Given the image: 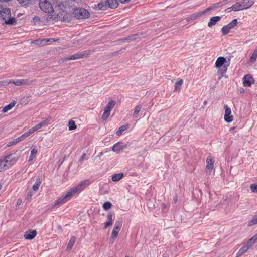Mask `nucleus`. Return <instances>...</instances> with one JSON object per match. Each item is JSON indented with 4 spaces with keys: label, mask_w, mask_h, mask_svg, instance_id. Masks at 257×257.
<instances>
[{
    "label": "nucleus",
    "mask_w": 257,
    "mask_h": 257,
    "mask_svg": "<svg viewBox=\"0 0 257 257\" xmlns=\"http://www.w3.org/2000/svg\"><path fill=\"white\" fill-rule=\"evenodd\" d=\"M250 188L253 193H257V184H252L250 185Z\"/></svg>",
    "instance_id": "nucleus-48"
},
{
    "label": "nucleus",
    "mask_w": 257,
    "mask_h": 257,
    "mask_svg": "<svg viewBox=\"0 0 257 257\" xmlns=\"http://www.w3.org/2000/svg\"><path fill=\"white\" fill-rule=\"evenodd\" d=\"M67 202V200L66 198H64V196L59 198L54 203L52 204L53 207H57L58 206L62 205Z\"/></svg>",
    "instance_id": "nucleus-20"
},
{
    "label": "nucleus",
    "mask_w": 257,
    "mask_h": 257,
    "mask_svg": "<svg viewBox=\"0 0 257 257\" xmlns=\"http://www.w3.org/2000/svg\"><path fill=\"white\" fill-rule=\"evenodd\" d=\"M239 2L243 10L250 8L254 4L253 0H240Z\"/></svg>",
    "instance_id": "nucleus-14"
},
{
    "label": "nucleus",
    "mask_w": 257,
    "mask_h": 257,
    "mask_svg": "<svg viewBox=\"0 0 257 257\" xmlns=\"http://www.w3.org/2000/svg\"><path fill=\"white\" fill-rule=\"evenodd\" d=\"M37 235V231L34 230L30 232H26L24 236L25 239L32 240Z\"/></svg>",
    "instance_id": "nucleus-21"
},
{
    "label": "nucleus",
    "mask_w": 257,
    "mask_h": 257,
    "mask_svg": "<svg viewBox=\"0 0 257 257\" xmlns=\"http://www.w3.org/2000/svg\"><path fill=\"white\" fill-rule=\"evenodd\" d=\"M57 18L59 20L68 22L70 20L71 14L65 11H61L58 13Z\"/></svg>",
    "instance_id": "nucleus-9"
},
{
    "label": "nucleus",
    "mask_w": 257,
    "mask_h": 257,
    "mask_svg": "<svg viewBox=\"0 0 257 257\" xmlns=\"http://www.w3.org/2000/svg\"><path fill=\"white\" fill-rule=\"evenodd\" d=\"M142 108V107L140 105H138L136 106L135 108L134 112L133 114V117H137L138 114L140 112L141 109Z\"/></svg>",
    "instance_id": "nucleus-40"
},
{
    "label": "nucleus",
    "mask_w": 257,
    "mask_h": 257,
    "mask_svg": "<svg viewBox=\"0 0 257 257\" xmlns=\"http://www.w3.org/2000/svg\"><path fill=\"white\" fill-rule=\"evenodd\" d=\"M253 245L247 241V242L245 243L239 250L238 252L236 254V257H240L245 252H246L249 248L252 247Z\"/></svg>",
    "instance_id": "nucleus-12"
},
{
    "label": "nucleus",
    "mask_w": 257,
    "mask_h": 257,
    "mask_svg": "<svg viewBox=\"0 0 257 257\" xmlns=\"http://www.w3.org/2000/svg\"><path fill=\"white\" fill-rule=\"evenodd\" d=\"M102 152H101V153H100V155H102Z\"/></svg>",
    "instance_id": "nucleus-63"
},
{
    "label": "nucleus",
    "mask_w": 257,
    "mask_h": 257,
    "mask_svg": "<svg viewBox=\"0 0 257 257\" xmlns=\"http://www.w3.org/2000/svg\"><path fill=\"white\" fill-rule=\"evenodd\" d=\"M224 108L225 109L224 116V120L227 123L231 122L233 120V116L231 114V110L227 105H225Z\"/></svg>",
    "instance_id": "nucleus-11"
},
{
    "label": "nucleus",
    "mask_w": 257,
    "mask_h": 257,
    "mask_svg": "<svg viewBox=\"0 0 257 257\" xmlns=\"http://www.w3.org/2000/svg\"><path fill=\"white\" fill-rule=\"evenodd\" d=\"M89 184L88 180H85L80 182L77 186L74 187L77 192L84 189L86 186Z\"/></svg>",
    "instance_id": "nucleus-15"
},
{
    "label": "nucleus",
    "mask_w": 257,
    "mask_h": 257,
    "mask_svg": "<svg viewBox=\"0 0 257 257\" xmlns=\"http://www.w3.org/2000/svg\"><path fill=\"white\" fill-rule=\"evenodd\" d=\"M128 126V125H122V126H121L116 131V134L117 136L121 135L124 131H125V130H126L127 129Z\"/></svg>",
    "instance_id": "nucleus-36"
},
{
    "label": "nucleus",
    "mask_w": 257,
    "mask_h": 257,
    "mask_svg": "<svg viewBox=\"0 0 257 257\" xmlns=\"http://www.w3.org/2000/svg\"><path fill=\"white\" fill-rule=\"evenodd\" d=\"M5 165L6 164H5L3 158H0V172H3L7 170Z\"/></svg>",
    "instance_id": "nucleus-43"
},
{
    "label": "nucleus",
    "mask_w": 257,
    "mask_h": 257,
    "mask_svg": "<svg viewBox=\"0 0 257 257\" xmlns=\"http://www.w3.org/2000/svg\"><path fill=\"white\" fill-rule=\"evenodd\" d=\"M131 0H119V1L122 4H125L129 2Z\"/></svg>",
    "instance_id": "nucleus-54"
},
{
    "label": "nucleus",
    "mask_w": 257,
    "mask_h": 257,
    "mask_svg": "<svg viewBox=\"0 0 257 257\" xmlns=\"http://www.w3.org/2000/svg\"><path fill=\"white\" fill-rule=\"evenodd\" d=\"M241 92H244V89H242V90H241L240 91Z\"/></svg>",
    "instance_id": "nucleus-59"
},
{
    "label": "nucleus",
    "mask_w": 257,
    "mask_h": 257,
    "mask_svg": "<svg viewBox=\"0 0 257 257\" xmlns=\"http://www.w3.org/2000/svg\"><path fill=\"white\" fill-rule=\"evenodd\" d=\"M2 188V185L1 184H0V190H1Z\"/></svg>",
    "instance_id": "nucleus-61"
},
{
    "label": "nucleus",
    "mask_w": 257,
    "mask_h": 257,
    "mask_svg": "<svg viewBox=\"0 0 257 257\" xmlns=\"http://www.w3.org/2000/svg\"><path fill=\"white\" fill-rule=\"evenodd\" d=\"M126 147H127L126 145H124L121 146V145H120L119 143H117L115 144L113 146V147L112 148V150L113 152H120V151L122 150L123 149L126 148Z\"/></svg>",
    "instance_id": "nucleus-22"
},
{
    "label": "nucleus",
    "mask_w": 257,
    "mask_h": 257,
    "mask_svg": "<svg viewBox=\"0 0 257 257\" xmlns=\"http://www.w3.org/2000/svg\"><path fill=\"white\" fill-rule=\"evenodd\" d=\"M38 130L37 129L36 127L34 126V127L31 128L30 130H29L27 132H25L23 134H22L21 137L23 140L26 139V138L28 137L30 135L33 134L34 132H35Z\"/></svg>",
    "instance_id": "nucleus-23"
},
{
    "label": "nucleus",
    "mask_w": 257,
    "mask_h": 257,
    "mask_svg": "<svg viewBox=\"0 0 257 257\" xmlns=\"http://www.w3.org/2000/svg\"><path fill=\"white\" fill-rule=\"evenodd\" d=\"M39 7L42 11L49 13L53 11V8L51 3L48 0H40Z\"/></svg>",
    "instance_id": "nucleus-5"
},
{
    "label": "nucleus",
    "mask_w": 257,
    "mask_h": 257,
    "mask_svg": "<svg viewBox=\"0 0 257 257\" xmlns=\"http://www.w3.org/2000/svg\"><path fill=\"white\" fill-rule=\"evenodd\" d=\"M112 207V204L110 202H106L103 205V208L104 210H107Z\"/></svg>",
    "instance_id": "nucleus-45"
},
{
    "label": "nucleus",
    "mask_w": 257,
    "mask_h": 257,
    "mask_svg": "<svg viewBox=\"0 0 257 257\" xmlns=\"http://www.w3.org/2000/svg\"><path fill=\"white\" fill-rule=\"evenodd\" d=\"M125 257H130V256H125Z\"/></svg>",
    "instance_id": "nucleus-64"
},
{
    "label": "nucleus",
    "mask_w": 257,
    "mask_h": 257,
    "mask_svg": "<svg viewBox=\"0 0 257 257\" xmlns=\"http://www.w3.org/2000/svg\"><path fill=\"white\" fill-rule=\"evenodd\" d=\"M98 7L99 10H106L108 7L106 3V0L105 1H102L98 4Z\"/></svg>",
    "instance_id": "nucleus-32"
},
{
    "label": "nucleus",
    "mask_w": 257,
    "mask_h": 257,
    "mask_svg": "<svg viewBox=\"0 0 257 257\" xmlns=\"http://www.w3.org/2000/svg\"><path fill=\"white\" fill-rule=\"evenodd\" d=\"M229 66V64H227V65H224L222 69H220L219 71L220 73V76L219 77L218 79L220 80L223 76L224 74L226 72L227 70V67Z\"/></svg>",
    "instance_id": "nucleus-33"
},
{
    "label": "nucleus",
    "mask_w": 257,
    "mask_h": 257,
    "mask_svg": "<svg viewBox=\"0 0 257 257\" xmlns=\"http://www.w3.org/2000/svg\"><path fill=\"white\" fill-rule=\"evenodd\" d=\"M241 5L240 4V3L239 2L238 3H236L234 5H232L231 7V10L234 11H240L242 10Z\"/></svg>",
    "instance_id": "nucleus-31"
},
{
    "label": "nucleus",
    "mask_w": 257,
    "mask_h": 257,
    "mask_svg": "<svg viewBox=\"0 0 257 257\" xmlns=\"http://www.w3.org/2000/svg\"><path fill=\"white\" fill-rule=\"evenodd\" d=\"M10 83H12V80L0 81V86H7L8 84Z\"/></svg>",
    "instance_id": "nucleus-47"
},
{
    "label": "nucleus",
    "mask_w": 257,
    "mask_h": 257,
    "mask_svg": "<svg viewBox=\"0 0 257 257\" xmlns=\"http://www.w3.org/2000/svg\"><path fill=\"white\" fill-rule=\"evenodd\" d=\"M243 84L244 87H250L254 83V79L251 74L245 75L242 79Z\"/></svg>",
    "instance_id": "nucleus-10"
},
{
    "label": "nucleus",
    "mask_w": 257,
    "mask_h": 257,
    "mask_svg": "<svg viewBox=\"0 0 257 257\" xmlns=\"http://www.w3.org/2000/svg\"><path fill=\"white\" fill-rule=\"evenodd\" d=\"M2 9V6L0 4V10Z\"/></svg>",
    "instance_id": "nucleus-60"
},
{
    "label": "nucleus",
    "mask_w": 257,
    "mask_h": 257,
    "mask_svg": "<svg viewBox=\"0 0 257 257\" xmlns=\"http://www.w3.org/2000/svg\"><path fill=\"white\" fill-rule=\"evenodd\" d=\"M127 39L128 40H133V39H131V38H125V39H123V40H127Z\"/></svg>",
    "instance_id": "nucleus-57"
},
{
    "label": "nucleus",
    "mask_w": 257,
    "mask_h": 257,
    "mask_svg": "<svg viewBox=\"0 0 257 257\" xmlns=\"http://www.w3.org/2000/svg\"><path fill=\"white\" fill-rule=\"evenodd\" d=\"M108 7L111 9H115L118 6L117 0H106Z\"/></svg>",
    "instance_id": "nucleus-26"
},
{
    "label": "nucleus",
    "mask_w": 257,
    "mask_h": 257,
    "mask_svg": "<svg viewBox=\"0 0 257 257\" xmlns=\"http://www.w3.org/2000/svg\"><path fill=\"white\" fill-rule=\"evenodd\" d=\"M85 54L83 53H76L74 55H71L69 57L64 58L63 60V61H67L69 60H74L83 58L85 57Z\"/></svg>",
    "instance_id": "nucleus-13"
},
{
    "label": "nucleus",
    "mask_w": 257,
    "mask_h": 257,
    "mask_svg": "<svg viewBox=\"0 0 257 257\" xmlns=\"http://www.w3.org/2000/svg\"><path fill=\"white\" fill-rule=\"evenodd\" d=\"M77 192L74 188L71 189L66 195H65L64 198L67 200H69L71 197Z\"/></svg>",
    "instance_id": "nucleus-27"
},
{
    "label": "nucleus",
    "mask_w": 257,
    "mask_h": 257,
    "mask_svg": "<svg viewBox=\"0 0 257 257\" xmlns=\"http://www.w3.org/2000/svg\"><path fill=\"white\" fill-rule=\"evenodd\" d=\"M73 14L77 19H84L90 16L89 12L83 8H76L74 9Z\"/></svg>",
    "instance_id": "nucleus-3"
},
{
    "label": "nucleus",
    "mask_w": 257,
    "mask_h": 257,
    "mask_svg": "<svg viewBox=\"0 0 257 257\" xmlns=\"http://www.w3.org/2000/svg\"><path fill=\"white\" fill-rule=\"evenodd\" d=\"M38 149L36 146H34L31 152V155L29 157L28 161L31 162L32 161L34 158L36 157V155L37 153Z\"/></svg>",
    "instance_id": "nucleus-29"
},
{
    "label": "nucleus",
    "mask_w": 257,
    "mask_h": 257,
    "mask_svg": "<svg viewBox=\"0 0 257 257\" xmlns=\"http://www.w3.org/2000/svg\"><path fill=\"white\" fill-rule=\"evenodd\" d=\"M51 119L52 118L51 117H48L46 118H43L42 121L41 122L37 124V125H36L35 126L38 130L42 128V127L47 125L48 124L49 122L50 121Z\"/></svg>",
    "instance_id": "nucleus-17"
},
{
    "label": "nucleus",
    "mask_w": 257,
    "mask_h": 257,
    "mask_svg": "<svg viewBox=\"0 0 257 257\" xmlns=\"http://www.w3.org/2000/svg\"><path fill=\"white\" fill-rule=\"evenodd\" d=\"M122 225V221H118L116 222L113 229L111 233V240H110V243L111 244L113 243L114 240L117 237L118 233L120 230L121 227Z\"/></svg>",
    "instance_id": "nucleus-6"
},
{
    "label": "nucleus",
    "mask_w": 257,
    "mask_h": 257,
    "mask_svg": "<svg viewBox=\"0 0 257 257\" xmlns=\"http://www.w3.org/2000/svg\"><path fill=\"white\" fill-rule=\"evenodd\" d=\"M23 140L21 137L20 136L16 139H13L12 141L10 142L7 146L8 147H10L12 145H14L15 144H16L17 143L19 142L20 141Z\"/></svg>",
    "instance_id": "nucleus-34"
},
{
    "label": "nucleus",
    "mask_w": 257,
    "mask_h": 257,
    "mask_svg": "<svg viewBox=\"0 0 257 257\" xmlns=\"http://www.w3.org/2000/svg\"><path fill=\"white\" fill-rule=\"evenodd\" d=\"M86 153H83L82 154V155L81 156V158H80V162L82 161L84 159V158L86 157Z\"/></svg>",
    "instance_id": "nucleus-53"
},
{
    "label": "nucleus",
    "mask_w": 257,
    "mask_h": 257,
    "mask_svg": "<svg viewBox=\"0 0 257 257\" xmlns=\"http://www.w3.org/2000/svg\"><path fill=\"white\" fill-rule=\"evenodd\" d=\"M108 221L104 224V228H107L112 225L113 221V213H109L107 215Z\"/></svg>",
    "instance_id": "nucleus-24"
},
{
    "label": "nucleus",
    "mask_w": 257,
    "mask_h": 257,
    "mask_svg": "<svg viewBox=\"0 0 257 257\" xmlns=\"http://www.w3.org/2000/svg\"><path fill=\"white\" fill-rule=\"evenodd\" d=\"M22 203V200L21 199H18L17 200V202H16V206H18L19 205H20Z\"/></svg>",
    "instance_id": "nucleus-52"
},
{
    "label": "nucleus",
    "mask_w": 257,
    "mask_h": 257,
    "mask_svg": "<svg viewBox=\"0 0 257 257\" xmlns=\"http://www.w3.org/2000/svg\"><path fill=\"white\" fill-rule=\"evenodd\" d=\"M116 103L114 100L109 101L104 108V112L102 115V119L106 120L110 116V112L115 106Z\"/></svg>",
    "instance_id": "nucleus-4"
},
{
    "label": "nucleus",
    "mask_w": 257,
    "mask_h": 257,
    "mask_svg": "<svg viewBox=\"0 0 257 257\" xmlns=\"http://www.w3.org/2000/svg\"><path fill=\"white\" fill-rule=\"evenodd\" d=\"M18 2L25 6L31 5L32 3L33 0H17Z\"/></svg>",
    "instance_id": "nucleus-39"
},
{
    "label": "nucleus",
    "mask_w": 257,
    "mask_h": 257,
    "mask_svg": "<svg viewBox=\"0 0 257 257\" xmlns=\"http://www.w3.org/2000/svg\"><path fill=\"white\" fill-rule=\"evenodd\" d=\"M41 184V181L40 179H38L36 180V183L33 186L32 189L34 191H36L38 190L39 186Z\"/></svg>",
    "instance_id": "nucleus-38"
},
{
    "label": "nucleus",
    "mask_w": 257,
    "mask_h": 257,
    "mask_svg": "<svg viewBox=\"0 0 257 257\" xmlns=\"http://www.w3.org/2000/svg\"><path fill=\"white\" fill-rule=\"evenodd\" d=\"M68 127L70 131L74 130L77 128L75 122L73 120H70L68 122Z\"/></svg>",
    "instance_id": "nucleus-37"
},
{
    "label": "nucleus",
    "mask_w": 257,
    "mask_h": 257,
    "mask_svg": "<svg viewBox=\"0 0 257 257\" xmlns=\"http://www.w3.org/2000/svg\"><path fill=\"white\" fill-rule=\"evenodd\" d=\"M21 156V152L17 151L15 153L10 154L7 156H4L3 159L7 170L13 166L18 160Z\"/></svg>",
    "instance_id": "nucleus-2"
},
{
    "label": "nucleus",
    "mask_w": 257,
    "mask_h": 257,
    "mask_svg": "<svg viewBox=\"0 0 257 257\" xmlns=\"http://www.w3.org/2000/svg\"><path fill=\"white\" fill-rule=\"evenodd\" d=\"M237 19H233L229 24L223 26L221 29V31L223 35L228 34L230 29H232L237 25Z\"/></svg>",
    "instance_id": "nucleus-7"
},
{
    "label": "nucleus",
    "mask_w": 257,
    "mask_h": 257,
    "mask_svg": "<svg viewBox=\"0 0 257 257\" xmlns=\"http://www.w3.org/2000/svg\"><path fill=\"white\" fill-rule=\"evenodd\" d=\"M227 62L226 59L224 57H219L215 62V67L220 68L222 66L226 65L225 64Z\"/></svg>",
    "instance_id": "nucleus-16"
},
{
    "label": "nucleus",
    "mask_w": 257,
    "mask_h": 257,
    "mask_svg": "<svg viewBox=\"0 0 257 257\" xmlns=\"http://www.w3.org/2000/svg\"><path fill=\"white\" fill-rule=\"evenodd\" d=\"M257 58V46L256 47L255 49L254 50L253 52L252 53V55H251L249 60L251 62L254 63Z\"/></svg>",
    "instance_id": "nucleus-35"
},
{
    "label": "nucleus",
    "mask_w": 257,
    "mask_h": 257,
    "mask_svg": "<svg viewBox=\"0 0 257 257\" xmlns=\"http://www.w3.org/2000/svg\"><path fill=\"white\" fill-rule=\"evenodd\" d=\"M194 16H195V19H196L198 17H199L201 16L202 15H204V14L203 12V11H201V12H200L197 13H194Z\"/></svg>",
    "instance_id": "nucleus-50"
},
{
    "label": "nucleus",
    "mask_w": 257,
    "mask_h": 257,
    "mask_svg": "<svg viewBox=\"0 0 257 257\" xmlns=\"http://www.w3.org/2000/svg\"><path fill=\"white\" fill-rule=\"evenodd\" d=\"M211 9H212V8H210H210H208L206 9L205 10H204V11H203V12L205 14L206 13H207V12L209 11Z\"/></svg>",
    "instance_id": "nucleus-55"
},
{
    "label": "nucleus",
    "mask_w": 257,
    "mask_h": 257,
    "mask_svg": "<svg viewBox=\"0 0 257 257\" xmlns=\"http://www.w3.org/2000/svg\"><path fill=\"white\" fill-rule=\"evenodd\" d=\"M195 19H196L195 16H194V14H193L192 15H191V16H190L189 17H188L186 18V21L187 22H189L190 20H195Z\"/></svg>",
    "instance_id": "nucleus-49"
},
{
    "label": "nucleus",
    "mask_w": 257,
    "mask_h": 257,
    "mask_svg": "<svg viewBox=\"0 0 257 257\" xmlns=\"http://www.w3.org/2000/svg\"><path fill=\"white\" fill-rule=\"evenodd\" d=\"M248 241L251 243L252 245H253L257 241V233L250 238Z\"/></svg>",
    "instance_id": "nucleus-46"
},
{
    "label": "nucleus",
    "mask_w": 257,
    "mask_h": 257,
    "mask_svg": "<svg viewBox=\"0 0 257 257\" xmlns=\"http://www.w3.org/2000/svg\"><path fill=\"white\" fill-rule=\"evenodd\" d=\"M176 201H177V199H174V201H175V202H176Z\"/></svg>",
    "instance_id": "nucleus-62"
},
{
    "label": "nucleus",
    "mask_w": 257,
    "mask_h": 257,
    "mask_svg": "<svg viewBox=\"0 0 257 257\" xmlns=\"http://www.w3.org/2000/svg\"><path fill=\"white\" fill-rule=\"evenodd\" d=\"M75 239L76 238L74 236L71 238V239H70V240L68 242V246H67L68 249H71V248H72L73 246L74 245V244L75 243Z\"/></svg>",
    "instance_id": "nucleus-42"
},
{
    "label": "nucleus",
    "mask_w": 257,
    "mask_h": 257,
    "mask_svg": "<svg viewBox=\"0 0 257 257\" xmlns=\"http://www.w3.org/2000/svg\"><path fill=\"white\" fill-rule=\"evenodd\" d=\"M58 41V39L55 40V39H53V38L43 39H42V40H36L35 42H32V43H37L38 45L42 44L43 45H44L47 43H48L49 42H55V41Z\"/></svg>",
    "instance_id": "nucleus-18"
},
{
    "label": "nucleus",
    "mask_w": 257,
    "mask_h": 257,
    "mask_svg": "<svg viewBox=\"0 0 257 257\" xmlns=\"http://www.w3.org/2000/svg\"><path fill=\"white\" fill-rule=\"evenodd\" d=\"M231 11H232V10H231V7H230V8H227V9H225V12H230Z\"/></svg>",
    "instance_id": "nucleus-56"
},
{
    "label": "nucleus",
    "mask_w": 257,
    "mask_h": 257,
    "mask_svg": "<svg viewBox=\"0 0 257 257\" xmlns=\"http://www.w3.org/2000/svg\"><path fill=\"white\" fill-rule=\"evenodd\" d=\"M35 80L30 78L12 80V83L16 86L29 85L32 84Z\"/></svg>",
    "instance_id": "nucleus-8"
},
{
    "label": "nucleus",
    "mask_w": 257,
    "mask_h": 257,
    "mask_svg": "<svg viewBox=\"0 0 257 257\" xmlns=\"http://www.w3.org/2000/svg\"><path fill=\"white\" fill-rule=\"evenodd\" d=\"M234 128H235V127H231V128H230V131H232V130H234Z\"/></svg>",
    "instance_id": "nucleus-58"
},
{
    "label": "nucleus",
    "mask_w": 257,
    "mask_h": 257,
    "mask_svg": "<svg viewBox=\"0 0 257 257\" xmlns=\"http://www.w3.org/2000/svg\"><path fill=\"white\" fill-rule=\"evenodd\" d=\"M257 224V215L254 216L253 218L249 221L248 223V226L250 227Z\"/></svg>",
    "instance_id": "nucleus-41"
},
{
    "label": "nucleus",
    "mask_w": 257,
    "mask_h": 257,
    "mask_svg": "<svg viewBox=\"0 0 257 257\" xmlns=\"http://www.w3.org/2000/svg\"><path fill=\"white\" fill-rule=\"evenodd\" d=\"M124 175L122 173L114 174L111 176V180L114 182L119 181L123 177Z\"/></svg>",
    "instance_id": "nucleus-28"
},
{
    "label": "nucleus",
    "mask_w": 257,
    "mask_h": 257,
    "mask_svg": "<svg viewBox=\"0 0 257 257\" xmlns=\"http://www.w3.org/2000/svg\"><path fill=\"white\" fill-rule=\"evenodd\" d=\"M183 84V80L181 79L179 81L177 82L175 84V90L176 91H179L180 90V87Z\"/></svg>",
    "instance_id": "nucleus-44"
},
{
    "label": "nucleus",
    "mask_w": 257,
    "mask_h": 257,
    "mask_svg": "<svg viewBox=\"0 0 257 257\" xmlns=\"http://www.w3.org/2000/svg\"><path fill=\"white\" fill-rule=\"evenodd\" d=\"M16 104V102L15 101L11 102L8 105H6L2 110V111L4 113H6L9 110H11Z\"/></svg>",
    "instance_id": "nucleus-30"
},
{
    "label": "nucleus",
    "mask_w": 257,
    "mask_h": 257,
    "mask_svg": "<svg viewBox=\"0 0 257 257\" xmlns=\"http://www.w3.org/2000/svg\"><path fill=\"white\" fill-rule=\"evenodd\" d=\"M0 22L12 25L16 23V19L11 17V10L9 8H3L0 10Z\"/></svg>",
    "instance_id": "nucleus-1"
},
{
    "label": "nucleus",
    "mask_w": 257,
    "mask_h": 257,
    "mask_svg": "<svg viewBox=\"0 0 257 257\" xmlns=\"http://www.w3.org/2000/svg\"><path fill=\"white\" fill-rule=\"evenodd\" d=\"M206 163H207V166L206 167V169L209 172H211V171L213 169L214 162H213V161L212 160V159L209 158H207V159L206 160Z\"/></svg>",
    "instance_id": "nucleus-25"
},
{
    "label": "nucleus",
    "mask_w": 257,
    "mask_h": 257,
    "mask_svg": "<svg viewBox=\"0 0 257 257\" xmlns=\"http://www.w3.org/2000/svg\"><path fill=\"white\" fill-rule=\"evenodd\" d=\"M221 16H214L210 18V22L208 24V26L211 28L213 26L216 25L217 23L220 20Z\"/></svg>",
    "instance_id": "nucleus-19"
},
{
    "label": "nucleus",
    "mask_w": 257,
    "mask_h": 257,
    "mask_svg": "<svg viewBox=\"0 0 257 257\" xmlns=\"http://www.w3.org/2000/svg\"><path fill=\"white\" fill-rule=\"evenodd\" d=\"M33 21L35 24L40 21V18L38 16H35L33 19Z\"/></svg>",
    "instance_id": "nucleus-51"
}]
</instances>
